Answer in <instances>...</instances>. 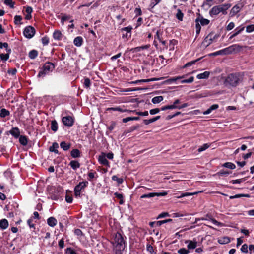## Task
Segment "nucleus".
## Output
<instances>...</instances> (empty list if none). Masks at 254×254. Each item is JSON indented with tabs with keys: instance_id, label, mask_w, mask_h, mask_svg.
<instances>
[{
	"instance_id": "nucleus-1",
	"label": "nucleus",
	"mask_w": 254,
	"mask_h": 254,
	"mask_svg": "<svg viewBox=\"0 0 254 254\" xmlns=\"http://www.w3.org/2000/svg\"><path fill=\"white\" fill-rule=\"evenodd\" d=\"M113 244L115 245L116 254H122L126 247V242L121 233L117 232L115 234Z\"/></svg>"
},
{
	"instance_id": "nucleus-2",
	"label": "nucleus",
	"mask_w": 254,
	"mask_h": 254,
	"mask_svg": "<svg viewBox=\"0 0 254 254\" xmlns=\"http://www.w3.org/2000/svg\"><path fill=\"white\" fill-rule=\"evenodd\" d=\"M242 48V47L238 44H233L223 49L209 54L208 56L211 57L218 55H229L236 51H240Z\"/></svg>"
},
{
	"instance_id": "nucleus-3",
	"label": "nucleus",
	"mask_w": 254,
	"mask_h": 254,
	"mask_svg": "<svg viewBox=\"0 0 254 254\" xmlns=\"http://www.w3.org/2000/svg\"><path fill=\"white\" fill-rule=\"evenodd\" d=\"M240 81L239 75L237 73H231L225 78L224 83L226 86L236 87Z\"/></svg>"
},
{
	"instance_id": "nucleus-4",
	"label": "nucleus",
	"mask_w": 254,
	"mask_h": 254,
	"mask_svg": "<svg viewBox=\"0 0 254 254\" xmlns=\"http://www.w3.org/2000/svg\"><path fill=\"white\" fill-rule=\"evenodd\" d=\"M55 68V65L54 63L47 62H46L42 67V69L41 70L38 74V77H43L49 72H52Z\"/></svg>"
},
{
	"instance_id": "nucleus-5",
	"label": "nucleus",
	"mask_w": 254,
	"mask_h": 254,
	"mask_svg": "<svg viewBox=\"0 0 254 254\" xmlns=\"http://www.w3.org/2000/svg\"><path fill=\"white\" fill-rule=\"evenodd\" d=\"M219 34H214V32L212 31L210 32L204 39L202 42V45H203L205 48L209 46L212 42L216 41V40L219 37Z\"/></svg>"
},
{
	"instance_id": "nucleus-6",
	"label": "nucleus",
	"mask_w": 254,
	"mask_h": 254,
	"mask_svg": "<svg viewBox=\"0 0 254 254\" xmlns=\"http://www.w3.org/2000/svg\"><path fill=\"white\" fill-rule=\"evenodd\" d=\"M88 184V182L87 181L80 182L74 187V192L76 197H81L82 190H84L87 186Z\"/></svg>"
},
{
	"instance_id": "nucleus-7",
	"label": "nucleus",
	"mask_w": 254,
	"mask_h": 254,
	"mask_svg": "<svg viewBox=\"0 0 254 254\" xmlns=\"http://www.w3.org/2000/svg\"><path fill=\"white\" fill-rule=\"evenodd\" d=\"M36 30L35 28L32 26H26L23 32L24 36L28 38H32L35 34Z\"/></svg>"
},
{
	"instance_id": "nucleus-8",
	"label": "nucleus",
	"mask_w": 254,
	"mask_h": 254,
	"mask_svg": "<svg viewBox=\"0 0 254 254\" xmlns=\"http://www.w3.org/2000/svg\"><path fill=\"white\" fill-rule=\"evenodd\" d=\"M74 118L71 116L63 117L62 119V123L65 126L72 127L74 123Z\"/></svg>"
},
{
	"instance_id": "nucleus-9",
	"label": "nucleus",
	"mask_w": 254,
	"mask_h": 254,
	"mask_svg": "<svg viewBox=\"0 0 254 254\" xmlns=\"http://www.w3.org/2000/svg\"><path fill=\"white\" fill-rule=\"evenodd\" d=\"M167 192L164 191L162 192H151L144 194L140 196V198H149L155 196H163L167 194Z\"/></svg>"
},
{
	"instance_id": "nucleus-10",
	"label": "nucleus",
	"mask_w": 254,
	"mask_h": 254,
	"mask_svg": "<svg viewBox=\"0 0 254 254\" xmlns=\"http://www.w3.org/2000/svg\"><path fill=\"white\" fill-rule=\"evenodd\" d=\"M244 4L243 3H238L235 5H234L231 10L230 14H231V16H233L237 14L241 9L243 7Z\"/></svg>"
},
{
	"instance_id": "nucleus-11",
	"label": "nucleus",
	"mask_w": 254,
	"mask_h": 254,
	"mask_svg": "<svg viewBox=\"0 0 254 254\" xmlns=\"http://www.w3.org/2000/svg\"><path fill=\"white\" fill-rule=\"evenodd\" d=\"M195 22L196 24L199 23L200 26H204L207 25L210 23V20L204 18L202 16L199 14L198 17L195 19Z\"/></svg>"
},
{
	"instance_id": "nucleus-12",
	"label": "nucleus",
	"mask_w": 254,
	"mask_h": 254,
	"mask_svg": "<svg viewBox=\"0 0 254 254\" xmlns=\"http://www.w3.org/2000/svg\"><path fill=\"white\" fill-rule=\"evenodd\" d=\"M98 161L103 165L109 167V162L106 158V153H102L101 155L99 156Z\"/></svg>"
},
{
	"instance_id": "nucleus-13",
	"label": "nucleus",
	"mask_w": 254,
	"mask_h": 254,
	"mask_svg": "<svg viewBox=\"0 0 254 254\" xmlns=\"http://www.w3.org/2000/svg\"><path fill=\"white\" fill-rule=\"evenodd\" d=\"M185 243L188 244L187 248L189 250L196 248V247H197V243L195 240L193 239L192 241L189 240H186L185 241Z\"/></svg>"
},
{
	"instance_id": "nucleus-14",
	"label": "nucleus",
	"mask_w": 254,
	"mask_h": 254,
	"mask_svg": "<svg viewBox=\"0 0 254 254\" xmlns=\"http://www.w3.org/2000/svg\"><path fill=\"white\" fill-rule=\"evenodd\" d=\"M61 188H57L56 189H54V193L51 195V198L52 200H57L59 199L60 197V191L62 190Z\"/></svg>"
},
{
	"instance_id": "nucleus-15",
	"label": "nucleus",
	"mask_w": 254,
	"mask_h": 254,
	"mask_svg": "<svg viewBox=\"0 0 254 254\" xmlns=\"http://www.w3.org/2000/svg\"><path fill=\"white\" fill-rule=\"evenodd\" d=\"M9 132L15 138H18L20 136V130L17 127H12Z\"/></svg>"
},
{
	"instance_id": "nucleus-16",
	"label": "nucleus",
	"mask_w": 254,
	"mask_h": 254,
	"mask_svg": "<svg viewBox=\"0 0 254 254\" xmlns=\"http://www.w3.org/2000/svg\"><path fill=\"white\" fill-rule=\"evenodd\" d=\"M244 29H245L244 27L239 26V27H237L234 30L235 32L230 36V37L229 38V39L231 40L234 37H235L236 36H237L238 35H239L244 30Z\"/></svg>"
},
{
	"instance_id": "nucleus-17",
	"label": "nucleus",
	"mask_w": 254,
	"mask_h": 254,
	"mask_svg": "<svg viewBox=\"0 0 254 254\" xmlns=\"http://www.w3.org/2000/svg\"><path fill=\"white\" fill-rule=\"evenodd\" d=\"M70 155L73 158H79L81 157V152L78 149H73L71 151Z\"/></svg>"
},
{
	"instance_id": "nucleus-18",
	"label": "nucleus",
	"mask_w": 254,
	"mask_h": 254,
	"mask_svg": "<svg viewBox=\"0 0 254 254\" xmlns=\"http://www.w3.org/2000/svg\"><path fill=\"white\" fill-rule=\"evenodd\" d=\"M201 220H211L212 223L217 226H219L221 224L220 222L217 221L215 219L213 218L211 216L207 214L205 218H201Z\"/></svg>"
},
{
	"instance_id": "nucleus-19",
	"label": "nucleus",
	"mask_w": 254,
	"mask_h": 254,
	"mask_svg": "<svg viewBox=\"0 0 254 254\" xmlns=\"http://www.w3.org/2000/svg\"><path fill=\"white\" fill-rule=\"evenodd\" d=\"M83 42V39L81 36H77L75 37L73 40L74 45L77 47H80Z\"/></svg>"
},
{
	"instance_id": "nucleus-20",
	"label": "nucleus",
	"mask_w": 254,
	"mask_h": 254,
	"mask_svg": "<svg viewBox=\"0 0 254 254\" xmlns=\"http://www.w3.org/2000/svg\"><path fill=\"white\" fill-rule=\"evenodd\" d=\"M47 224L49 226L54 227L57 225V220L54 217H50L47 219Z\"/></svg>"
},
{
	"instance_id": "nucleus-21",
	"label": "nucleus",
	"mask_w": 254,
	"mask_h": 254,
	"mask_svg": "<svg viewBox=\"0 0 254 254\" xmlns=\"http://www.w3.org/2000/svg\"><path fill=\"white\" fill-rule=\"evenodd\" d=\"M231 6L230 4H225L223 5H218L219 10L220 12H222L223 14L226 13V10Z\"/></svg>"
},
{
	"instance_id": "nucleus-22",
	"label": "nucleus",
	"mask_w": 254,
	"mask_h": 254,
	"mask_svg": "<svg viewBox=\"0 0 254 254\" xmlns=\"http://www.w3.org/2000/svg\"><path fill=\"white\" fill-rule=\"evenodd\" d=\"M59 148V144L57 142H54L52 145L50 147L49 151L50 152H54L56 154H59L58 148Z\"/></svg>"
},
{
	"instance_id": "nucleus-23",
	"label": "nucleus",
	"mask_w": 254,
	"mask_h": 254,
	"mask_svg": "<svg viewBox=\"0 0 254 254\" xmlns=\"http://www.w3.org/2000/svg\"><path fill=\"white\" fill-rule=\"evenodd\" d=\"M3 48H5L7 52L6 54H8V55L9 56V54L11 52V49L8 47V44L6 42L2 43L0 42V49H2Z\"/></svg>"
},
{
	"instance_id": "nucleus-24",
	"label": "nucleus",
	"mask_w": 254,
	"mask_h": 254,
	"mask_svg": "<svg viewBox=\"0 0 254 254\" xmlns=\"http://www.w3.org/2000/svg\"><path fill=\"white\" fill-rule=\"evenodd\" d=\"M219 108L218 104H213L206 111H204L203 114V115H208L210 114L212 111L216 110Z\"/></svg>"
},
{
	"instance_id": "nucleus-25",
	"label": "nucleus",
	"mask_w": 254,
	"mask_h": 254,
	"mask_svg": "<svg viewBox=\"0 0 254 254\" xmlns=\"http://www.w3.org/2000/svg\"><path fill=\"white\" fill-rule=\"evenodd\" d=\"M71 167L74 170H76L77 168H79L80 166V164L78 161L76 160H72L70 162L69 164Z\"/></svg>"
},
{
	"instance_id": "nucleus-26",
	"label": "nucleus",
	"mask_w": 254,
	"mask_h": 254,
	"mask_svg": "<svg viewBox=\"0 0 254 254\" xmlns=\"http://www.w3.org/2000/svg\"><path fill=\"white\" fill-rule=\"evenodd\" d=\"M60 145L64 151H67L71 147V144L66 143L65 141H62Z\"/></svg>"
},
{
	"instance_id": "nucleus-27",
	"label": "nucleus",
	"mask_w": 254,
	"mask_h": 254,
	"mask_svg": "<svg viewBox=\"0 0 254 254\" xmlns=\"http://www.w3.org/2000/svg\"><path fill=\"white\" fill-rule=\"evenodd\" d=\"M8 226V222L6 219L0 221V228L1 230L6 229Z\"/></svg>"
},
{
	"instance_id": "nucleus-28",
	"label": "nucleus",
	"mask_w": 254,
	"mask_h": 254,
	"mask_svg": "<svg viewBox=\"0 0 254 254\" xmlns=\"http://www.w3.org/2000/svg\"><path fill=\"white\" fill-rule=\"evenodd\" d=\"M19 138V141L20 143L23 146H26L28 143V138L25 135H20Z\"/></svg>"
},
{
	"instance_id": "nucleus-29",
	"label": "nucleus",
	"mask_w": 254,
	"mask_h": 254,
	"mask_svg": "<svg viewBox=\"0 0 254 254\" xmlns=\"http://www.w3.org/2000/svg\"><path fill=\"white\" fill-rule=\"evenodd\" d=\"M210 73L209 71H205L198 74L196 77L199 79H207L210 75Z\"/></svg>"
},
{
	"instance_id": "nucleus-30",
	"label": "nucleus",
	"mask_w": 254,
	"mask_h": 254,
	"mask_svg": "<svg viewBox=\"0 0 254 254\" xmlns=\"http://www.w3.org/2000/svg\"><path fill=\"white\" fill-rule=\"evenodd\" d=\"M220 13V11L218 6H215L211 8L209 11V14L211 16L213 15H217Z\"/></svg>"
},
{
	"instance_id": "nucleus-31",
	"label": "nucleus",
	"mask_w": 254,
	"mask_h": 254,
	"mask_svg": "<svg viewBox=\"0 0 254 254\" xmlns=\"http://www.w3.org/2000/svg\"><path fill=\"white\" fill-rule=\"evenodd\" d=\"M53 36L54 39L60 40L62 39V34L59 30H56L54 32Z\"/></svg>"
},
{
	"instance_id": "nucleus-32",
	"label": "nucleus",
	"mask_w": 254,
	"mask_h": 254,
	"mask_svg": "<svg viewBox=\"0 0 254 254\" xmlns=\"http://www.w3.org/2000/svg\"><path fill=\"white\" fill-rule=\"evenodd\" d=\"M218 242L220 244H226L230 242V239L228 237H223L219 239Z\"/></svg>"
},
{
	"instance_id": "nucleus-33",
	"label": "nucleus",
	"mask_w": 254,
	"mask_h": 254,
	"mask_svg": "<svg viewBox=\"0 0 254 254\" xmlns=\"http://www.w3.org/2000/svg\"><path fill=\"white\" fill-rule=\"evenodd\" d=\"M140 127V125L138 124L136 125V126H131L127 130L125 131L124 134H127V133L131 132L134 130L137 129L138 128Z\"/></svg>"
},
{
	"instance_id": "nucleus-34",
	"label": "nucleus",
	"mask_w": 254,
	"mask_h": 254,
	"mask_svg": "<svg viewBox=\"0 0 254 254\" xmlns=\"http://www.w3.org/2000/svg\"><path fill=\"white\" fill-rule=\"evenodd\" d=\"M61 14L62 15V16L61 18V22L63 25L64 24V22L65 21L69 20L72 18V16L70 15H67L66 14L63 13H61Z\"/></svg>"
},
{
	"instance_id": "nucleus-35",
	"label": "nucleus",
	"mask_w": 254,
	"mask_h": 254,
	"mask_svg": "<svg viewBox=\"0 0 254 254\" xmlns=\"http://www.w3.org/2000/svg\"><path fill=\"white\" fill-rule=\"evenodd\" d=\"M10 115V112L8 110H6L5 108H2L0 110V117L1 118H5L6 116H8Z\"/></svg>"
},
{
	"instance_id": "nucleus-36",
	"label": "nucleus",
	"mask_w": 254,
	"mask_h": 254,
	"mask_svg": "<svg viewBox=\"0 0 254 254\" xmlns=\"http://www.w3.org/2000/svg\"><path fill=\"white\" fill-rule=\"evenodd\" d=\"M184 77H185V75H183L181 76H177V77L170 78L169 79L167 80L166 81V82L167 83H171L172 82H176L177 80H178L179 79H183V78H184Z\"/></svg>"
},
{
	"instance_id": "nucleus-37",
	"label": "nucleus",
	"mask_w": 254,
	"mask_h": 254,
	"mask_svg": "<svg viewBox=\"0 0 254 254\" xmlns=\"http://www.w3.org/2000/svg\"><path fill=\"white\" fill-rule=\"evenodd\" d=\"M38 54V52L37 50H31L29 53V57L31 59H34L37 57Z\"/></svg>"
},
{
	"instance_id": "nucleus-38",
	"label": "nucleus",
	"mask_w": 254,
	"mask_h": 254,
	"mask_svg": "<svg viewBox=\"0 0 254 254\" xmlns=\"http://www.w3.org/2000/svg\"><path fill=\"white\" fill-rule=\"evenodd\" d=\"M140 120L139 117H128L125 118H123L122 119V122L123 123H127L128 121H133V120Z\"/></svg>"
},
{
	"instance_id": "nucleus-39",
	"label": "nucleus",
	"mask_w": 254,
	"mask_h": 254,
	"mask_svg": "<svg viewBox=\"0 0 254 254\" xmlns=\"http://www.w3.org/2000/svg\"><path fill=\"white\" fill-rule=\"evenodd\" d=\"M51 129L54 131L56 132L58 130V125L56 120H52L51 121Z\"/></svg>"
},
{
	"instance_id": "nucleus-40",
	"label": "nucleus",
	"mask_w": 254,
	"mask_h": 254,
	"mask_svg": "<svg viewBox=\"0 0 254 254\" xmlns=\"http://www.w3.org/2000/svg\"><path fill=\"white\" fill-rule=\"evenodd\" d=\"M163 97L162 96H156L152 99V102L153 104H157L163 101Z\"/></svg>"
},
{
	"instance_id": "nucleus-41",
	"label": "nucleus",
	"mask_w": 254,
	"mask_h": 254,
	"mask_svg": "<svg viewBox=\"0 0 254 254\" xmlns=\"http://www.w3.org/2000/svg\"><path fill=\"white\" fill-rule=\"evenodd\" d=\"M222 166L224 167L230 169H234L236 168L235 165L231 162H226L223 164Z\"/></svg>"
},
{
	"instance_id": "nucleus-42",
	"label": "nucleus",
	"mask_w": 254,
	"mask_h": 254,
	"mask_svg": "<svg viewBox=\"0 0 254 254\" xmlns=\"http://www.w3.org/2000/svg\"><path fill=\"white\" fill-rule=\"evenodd\" d=\"M178 41L175 39H172L169 42V50L173 51L174 50L175 45H177Z\"/></svg>"
},
{
	"instance_id": "nucleus-43",
	"label": "nucleus",
	"mask_w": 254,
	"mask_h": 254,
	"mask_svg": "<svg viewBox=\"0 0 254 254\" xmlns=\"http://www.w3.org/2000/svg\"><path fill=\"white\" fill-rule=\"evenodd\" d=\"M22 19V17L20 15H15L14 16V23L16 25L22 24L23 23L21 22Z\"/></svg>"
},
{
	"instance_id": "nucleus-44",
	"label": "nucleus",
	"mask_w": 254,
	"mask_h": 254,
	"mask_svg": "<svg viewBox=\"0 0 254 254\" xmlns=\"http://www.w3.org/2000/svg\"><path fill=\"white\" fill-rule=\"evenodd\" d=\"M184 16V14L182 13V11L180 9H177V13L176 14V17L179 20L182 21L183 20Z\"/></svg>"
},
{
	"instance_id": "nucleus-45",
	"label": "nucleus",
	"mask_w": 254,
	"mask_h": 254,
	"mask_svg": "<svg viewBox=\"0 0 254 254\" xmlns=\"http://www.w3.org/2000/svg\"><path fill=\"white\" fill-rule=\"evenodd\" d=\"M248 177H245V178H241V179H237V180H233L231 181H230V183H232L233 184H240L245 181H246L247 178Z\"/></svg>"
},
{
	"instance_id": "nucleus-46",
	"label": "nucleus",
	"mask_w": 254,
	"mask_h": 254,
	"mask_svg": "<svg viewBox=\"0 0 254 254\" xmlns=\"http://www.w3.org/2000/svg\"><path fill=\"white\" fill-rule=\"evenodd\" d=\"M132 112L135 113L136 115L142 116H147L148 115V112L145 111L144 112L137 111L136 110H132Z\"/></svg>"
},
{
	"instance_id": "nucleus-47",
	"label": "nucleus",
	"mask_w": 254,
	"mask_h": 254,
	"mask_svg": "<svg viewBox=\"0 0 254 254\" xmlns=\"http://www.w3.org/2000/svg\"><path fill=\"white\" fill-rule=\"evenodd\" d=\"M132 29V27L131 26H129L127 27L122 28L121 30L122 32L126 31L127 33H129V36H131V31Z\"/></svg>"
},
{
	"instance_id": "nucleus-48",
	"label": "nucleus",
	"mask_w": 254,
	"mask_h": 254,
	"mask_svg": "<svg viewBox=\"0 0 254 254\" xmlns=\"http://www.w3.org/2000/svg\"><path fill=\"white\" fill-rule=\"evenodd\" d=\"M176 108H177V106H175V105H168L162 106L161 108V110L165 111V110H166L168 109H176Z\"/></svg>"
},
{
	"instance_id": "nucleus-49",
	"label": "nucleus",
	"mask_w": 254,
	"mask_h": 254,
	"mask_svg": "<svg viewBox=\"0 0 254 254\" xmlns=\"http://www.w3.org/2000/svg\"><path fill=\"white\" fill-rule=\"evenodd\" d=\"M172 221H173V220L172 219H166V220H164L158 221H157V227H159L163 224L166 223L168 222H172Z\"/></svg>"
},
{
	"instance_id": "nucleus-50",
	"label": "nucleus",
	"mask_w": 254,
	"mask_h": 254,
	"mask_svg": "<svg viewBox=\"0 0 254 254\" xmlns=\"http://www.w3.org/2000/svg\"><path fill=\"white\" fill-rule=\"evenodd\" d=\"M4 3L5 5L9 6L10 8H13L15 3L12 0H4Z\"/></svg>"
},
{
	"instance_id": "nucleus-51",
	"label": "nucleus",
	"mask_w": 254,
	"mask_h": 254,
	"mask_svg": "<svg viewBox=\"0 0 254 254\" xmlns=\"http://www.w3.org/2000/svg\"><path fill=\"white\" fill-rule=\"evenodd\" d=\"M202 58L201 57L200 58H198V59H196V60L192 61L191 62L186 63L183 66V68L187 67L192 65V64H194L196 62L199 61Z\"/></svg>"
},
{
	"instance_id": "nucleus-52",
	"label": "nucleus",
	"mask_w": 254,
	"mask_h": 254,
	"mask_svg": "<svg viewBox=\"0 0 254 254\" xmlns=\"http://www.w3.org/2000/svg\"><path fill=\"white\" fill-rule=\"evenodd\" d=\"M84 86L86 88H90L91 86V81L90 79L88 78H85L84 79V81L83 83Z\"/></svg>"
},
{
	"instance_id": "nucleus-53",
	"label": "nucleus",
	"mask_w": 254,
	"mask_h": 254,
	"mask_svg": "<svg viewBox=\"0 0 254 254\" xmlns=\"http://www.w3.org/2000/svg\"><path fill=\"white\" fill-rule=\"evenodd\" d=\"M112 179L113 181H117L118 184H121L123 182V179L121 178H118L116 175H113L112 177Z\"/></svg>"
},
{
	"instance_id": "nucleus-54",
	"label": "nucleus",
	"mask_w": 254,
	"mask_h": 254,
	"mask_svg": "<svg viewBox=\"0 0 254 254\" xmlns=\"http://www.w3.org/2000/svg\"><path fill=\"white\" fill-rule=\"evenodd\" d=\"M209 146H210L209 144H208L207 143H205V144H204L202 146L199 147L197 150L198 152H200L205 150L208 148H209Z\"/></svg>"
},
{
	"instance_id": "nucleus-55",
	"label": "nucleus",
	"mask_w": 254,
	"mask_h": 254,
	"mask_svg": "<svg viewBox=\"0 0 254 254\" xmlns=\"http://www.w3.org/2000/svg\"><path fill=\"white\" fill-rule=\"evenodd\" d=\"M189 252L190 251L188 249H186L184 248H181L178 250V253L179 254H188Z\"/></svg>"
},
{
	"instance_id": "nucleus-56",
	"label": "nucleus",
	"mask_w": 254,
	"mask_h": 254,
	"mask_svg": "<svg viewBox=\"0 0 254 254\" xmlns=\"http://www.w3.org/2000/svg\"><path fill=\"white\" fill-rule=\"evenodd\" d=\"M147 250L150 252L151 254H157L156 252L154 251L153 247L150 244H147Z\"/></svg>"
},
{
	"instance_id": "nucleus-57",
	"label": "nucleus",
	"mask_w": 254,
	"mask_h": 254,
	"mask_svg": "<svg viewBox=\"0 0 254 254\" xmlns=\"http://www.w3.org/2000/svg\"><path fill=\"white\" fill-rule=\"evenodd\" d=\"M230 174V172L225 170H220L219 172L217 173V174L219 176H226Z\"/></svg>"
},
{
	"instance_id": "nucleus-58",
	"label": "nucleus",
	"mask_w": 254,
	"mask_h": 254,
	"mask_svg": "<svg viewBox=\"0 0 254 254\" xmlns=\"http://www.w3.org/2000/svg\"><path fill=\"white\" fill-rule=\"evenodd\" d=\"M194 81V77L191 76L188 79H184L181 81L182 83H190Z\"/></svg>"
},
{
	"instance_id": "nucleus-59",
	"label": "nucleus",
	"mask_w": 254,
	"mask_h": 254,
	"mask_svg": "<svg viewBox=\"0 0 254 254\" xmlns=\"http://www.w3.org/2000/svg\"><path fill=\"white\" fill-rule=\"evenodd\" d=\"M9 58V56L8 55V54H0V58L2 61H7Z\"/></svg>"
},
{
	"instance_id": "nucleus-60",
	"label": "nucleus",
	"mask_w": 254,
	"mask_h": 254,
	"mask_svg": "<svg viewBox=\"0 0 254 254\" xmlns=\"http://www.w3.org/2000/svg\"><path fill=\"white\" fill-rule=\"evenodd\" d=\"M161 110V108L159 109V108H154V109H151L149 111V113L151 115H155L156 114H157Z\"/></svg>"
},
{
	"instance_id": "nucleus-61",
	"label": "nucleus",
	"mask_w": 254,
	"mask_h": 254,
	"mask_svg": "<svg viewBox=\"0 0 254 254\" xmlns=\"http://www.w3.org/2000/svg\"><path fill=\"white\" fill-rule=\"evenodd\" d=\"M42 43L44 45H47L49 42V39L47 36L43 37L42 39Z\"/></svg>"
},
{
	"instance_id": "nucleus-62",
	"label": "nucleus",
	"mask_w": 254,
	"mask_h": 254,
	"mask_svg": "<svg viewBox=\"0 0 254 254\" xmlns=\"http://www.w3.org/2000/svg\"><path fill=\"white\" fill-rule=\"evenodd\" d=\"M254 31V25H250L246 27V32L247 33H251Z\"/></svg>"
},
{
	"instance_id": "nucleus-63",
	"label": "nucleus",
	"mask_w": 254,
	"mask_h": 254,
	"mask_svg": "<svg viewBox=\"0 0 254 254\" xmlns=\"http://www.w3.org/2000/svg\"><path fill=\"white\" fill-rule=\"evenodd\" d=\"M116 126V123L114 121H112L111 122L110 125L108 127V129L110 131H112L115 126Z\"/></svg>"
},
{
	"instance_id": "nucleus-64",
	"label": "nucleus",
	"mask_w": 254,
	"mask_h": 254,
	"mask_svg": "<svg viewBox=\"0 0 254 254\" xmlns=\"http://www.w3.org/2000/svg\"><path fill=\"white\" fill-rule=\"evenodd\" d=\"M248 246L247 244H244L242 246L240 250H241V251L243 253H247L248 251Z\"/></svg>"
}]
</instances>
